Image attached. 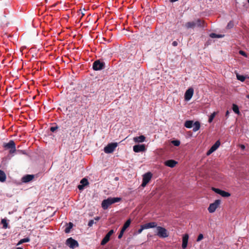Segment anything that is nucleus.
<instances>
[{
	"instance_id": "27",
	"label": "nucleus",
	"mask_w": 249,
	"mask_h": 249,
	"mask_svg": "<svg viewBox=\"0 0 249 249\" xmlns=\"http://www.w3.org/2000/svg\"><path fill=\"white\" fill-rule=\"evenodd\" d=\"M236 75L237 79L241 82H244L246 79L244 76L240 75L238 73H236Z\"/></svg>"
},
{
	"instance_id": "1",
	"label": "nucleus",
	"mask_w": 249,
	"mask_h": 249,
	"mask_svg": "<svg viewBox=\"0 0 249 249\" xmlns=\"http://www.w3.org/2000/svg\"><path fill=\"white\" fill-rule=\"evenodd\" d=\"M204 21L199 19H196L192 21L187 22L184 24V27L187 29H194L195 27H201L203 26Z\"/></svg>"
},
{
	"instance_id": "25",
	"label": "nucleus",
	"mask_w": 249,
	"mask_h": 249,
	"mask_svg": "<svg viewBox=\"0 0 249 249\" xmlns=\"http://www.w3.org/2000/svg\"><path fill=\"white\" fill-rule=\"evenodd\" d=\"M193 122L192 121H187L185 122L184 125L186 127L190 128L193 126Z\"/></svg>"
},
{
	"instance_id": "35",
	"label": "nucleus",
	"mask_w": 249,
	"mask_h": 249,
	"mask_svg": "<svg viewBox=\"0 0 249 249\" xmlns=\"http://www.w3.org/2000/svg\"><path fill=\"white\" fill-rule=\"evenodd\" d=\"M124 231H123V230H121L119 235H118V238L120 239L122 237Z\"/></svg>"
},
{
	"instance_id": "37",
	"label": "nucleus",
	"mask_w": 249,
	"mask_h": 249,
	"mask_svg": "<svg viewBox=\"0 0 249 249\" xmlns=\"http://www.w3.org/2000/svg\"><path fill=\"white\" fill-rule=\"evenodd\" d=\"M239 53L245 57H247V54L246 53L243 51H239Z\"/></svg>"
},
{
	"instance_id": "41",
	"label": "nucleus",
	"mask_w": 249,
	"mask_h": 249,
	"mask_svg": "<svg viewBox=\"0 0 249 249\" xmlns=\"http://www.w3.org/2000/svg\"><path fill=\"white\" fill-rule=\"evenodd\" d=\"M94 219L96 221H98L99 219H100V217H96L94 218Z\"/></svg>"
},
{
	"instance_id": "42",
	"label": "nucleus",
	"mask_w": 249,
	"mask_h": 249,
	"mask_svg": "<svg viewBox=\"0 0 249 249\" xmlns=\"http://www.w3.org/2000/svg\"><path fill=\"white\" fill-rule=\"evenodd\" d=\"M229 114V111L228 110H227L226 112V116H228Z\"/></svg>"
},
{
	"instance_id": "38",
	"label": "nucleus",
	"mask_w": 249,
	"mask_h": 249,
	"mask_svg": "<svg viewBox=\"0 0 249 249\" xmlns=\"http://www.w3.org/2000/svg\"><path fill=\"white\" fill-rule=\"evenodd\" d=\"M232 26H233V23L231 22H230L228 25V27L229 28H231V27H232Z\"/></svg>"
},
{
	"instance_id": "36",
	"label": "nucleus",
	"mask_w": 249,
	"mask_h": 249,
	"mask_svg": "<svg viewBox=\"0 0 249 249\" xmlns=\"http://www.w3.org/2000/svg\"><path fill=\"white\" fill-rule=\"evenodd\" d=\"M94 223V220H90L89 221V222L88 223V226L89 227H91Z\"/></svg>"
},
{
	"instance_id": "34",
	"label": "nucleus",
	"mask_w": 249,
	"mask_h": 249,
	"mask_svg": "<svg viewBox=\"0 0 249 249\" xmlns=\"http://www.w3.org/2000/svg\"><path fill=\"white\" fill-rule=\"evenodd\" d=\"M143 228L144 227L142 225L141 226L140 229H139L137 231L138 234H140L141 233H142L143 230H145L144 228Z\"/></svg>"
},
{
	"instance_id": "43",
	"label": "nucleus",
	"mask_w": 249,
	"mask_h": 249,
	"mask_svg": "<svg viewBox=\"0 0 249 249\" xmlns=\"http://www.w3.org/2000/svg\"><path fill=\"white\" fill-rule=\"evenodd\" d=\"M17 249H23L22 248H20V247H18L17 248Z\"/></svg>"
},
{
	"instance_id": "44",
	"label": "nucleus",
	"mask_w": 249,
	"mask_h": 249,
	"mask_svg": "<svg viewBox=\"0 0 249 249\" xmlns=\"http://www.w3.org/2000/svg\"><path fill=\"white\" fill-rule=\"evenodd\" d=\"M247 97L249 99V94L247 96Z\"/></svg>"
},
{
	"instance_id": "21",
	"label": "nucleus",
	"mask_w": 249,
	"mask_h": 249,
	"mask_svg": "<svg viewBox=\"0 0 249 249\" xmlns=\"http://www.w3.org/2000/svg\"><path fill=\"white\" fill-rule=\"evenodd\" d=\"M6 179V175L5 173L0 170V181L4 182Z\"/></svg>"
},
{
	"instance_id": "28",
	"label": "nucleus",
	"mask_w": 249,
	"mask_h": 249,
	"mask_svg": "<svg viewBox=\"0 0 249 249\" xmlns=\"http://www.w3.org/2000/svg\"><path fill=\"white\" fill-rule=\"evenodd\" d=\"M224 36L222 35H217L214 33H212L210 34V36L212 38H222Z\"/></svg>"
},
{
	"instance_id": "2",
	"label": "nucleus",
	"mask_w": 249,
	"mask_h": 249,
	"mask_svg": "<svg viewBox=\"0 0 249 249\" xmlns=\"http://www.w3.org/2000/svg\"><path fill=\"white\" fill-rule=\"evenodd\" d=\"M156 235L160 238H165L169 236V232L165 228L161 226H156L155 230Z\"/></svg>"
},
{
	"instance_id": "12",
	"label": "nucleus",
	"mask_w": 249,
	"mask_h": 249,
	"mask_svg": "<svg viewBox=\"0 0 249 249\" xmlns=\"http://www.w3.org/2000/svg\"><path fill=\"white\" fill-rule=\"evenodd\" d=\"M4 147L7 149H9L10 153H13L16 150L15 144L12 141H10L8 143L4 145Z\"/></svg>"
},
{
	"instance_id": "29",
	"label": "nucleus",
	"mask_w": 249,
	"mask_h": 249,
	"mask_svg": "<svg viewBox=\"0 0 249 249\" xmlns=\"http://www.w3.org/2000/svg\"><path fill=\"white\" fill-rule=\"evenodd\" d=\"M217 114V112H213L210 116H209V120H208V122L209 123H211L212 122V121H213V119H214V118L215 117V115H216Z\"/></svg>"
},
{
	"instance_id": "9",
	"label": "nucleus",
	"mask_w": 249,
	"mask_h": 249,
	"mask_svg": "<svg viewBox=\"0 0 249 249\" xmlns=\"http://www.w3.org/2000/svg\"><path fill=\"white\" fill-rule=\"evenodd\" d=\"M133 150L135 152L138 153L144 152L146 151V149L144 144H138L133 146Z\"/></svg>"
},
{
	"instance_id": "22",
	"label": "nucleus",
	"mask_w": 249,
	"mask_h": 249,
	"mask_svg": "<svg viewBox=\"0 0 249 249\" xmlns=\"http://www.w3.org/2000/svg\"><path fill=\"white\" fill-rule=\"evenodd\" d=\"M131 222V219H128L124 223L122 230L125 231L126 230V229L130 226Z\"/></svg>"
},
{
	"instance_id": "14",
	"label": "nucleus",
	"mask_w": 249,
	"mask_h": 249,
	"mask_svg": "<svg viewBox=\"0 0 249 249\" xmlns=\"http://www.w3.org/2000/svg\"><path fill=\"white\" fill-rule=\"evenodd\" d=\"M146 138L143 135L135 137L133 138L134 142L137 143H142L145 141Z\"/></svg>"
},
{
	"instance_id": "31",
	"label": "nucleus",
	"mask_w": 249,
	"mask_h": 249,
	"mask_svg": "<svg viewBox=\"0 0 249 249\" xmlns=\"http://www.w3.org/2000/svg\"><path fill=\"white\" fill-rule=\"evenodd\" d=\"M73 227V224L71 222H70L69 224V226L66 228L65 231L66 233H69L71 229Z\"/></svg>"
},
{
	"instance_id": "4",
	"label": "nucleus",
	"mask_w": 249,
	"mask_h": 249,
	"mask_svg": "<svg viewBox=\"0 0 249 249\" xmlns=\"http://www.w3.org/2000/svg\"><path fill=\"white\" fill-rule=\"evenodd\" d=\"M221 203V201L219 199L215 200L213 203H210L208 208L209 213H214L219 208Z\"/></svg>"
},
{
	"instance_id": "18",
	"label": "nucleus",
	"mask_w": 249,
	"mask_h": 249,
	"mask_svg": "<svg viewBox=\"0 0 249 249\" xmlns=\"http://www.w3.org/2000/svg\"><path fill=\"white\" fill-rule=\"evenodd\" d=\"M113 231L111 230L106 235V236L104 238L103 240L102 241L101 244L102 245H105L106 244L109 240L110 236L113 234Z\"/></svg>"
},
{
	"instance_id": "20",
	"label": "nucleus",
	"mask_w": 249,
	"mask_h": 249,
	"mask_svg": "<svg viewBox=\"0 0 249 249\" xmlns=\"http://www.w3.org/2000/svg\"><path fill=\"white\" fill-rule=\"evenodd\" d=\"M34 178V175H27L24 176L22 178V182H25V183L31 181Z\"/></svg>"
},
{
	"instance_id": "19",
	"label": "nucleus",
	"mask_w": 249,
	"mask_h": 249,
	"mask_svg": "<svg viewBox=\"0 0 249 249\" xmlns=\"http://www.w3.org/2000/svg\"><path fill=\"white\" fill-rule=\"evenodd\" d=\"M142 225L144 227L143 228H144L145 230H146L151 228H156V226H157V224L156 222H152L145 223Z\"/></svg>"
},
{
	"instance_id": "11",
	"label": "nucleus",
	"mask_w": 249,
	"mask_h": 249,
	"mask_svg": "<svg viewBox=\"0 0 249 249\" xmlns=\"http://www.w3.org/2000/svg\"><path fill=\"white\" fill-rule=\"evenodd\" d=\"M189 238V235L188 234L185 233L182 235L181 247L183 249H185L187 247Z\"/></svg>"
},
{
	"instance_id": "24",
	"label": "nucleus",
	"mask_w": 249,
	"mask_h": 249,
	"mask_svg": "<svg viewBox=\"0 0 249 249\" xmlns=\"http://www.w3.org/2000/svg\"><path fill=\"white\" fill-rule=\"evenodd\" d=\"M232 109L233 111L235 113H236V114H237L238 115H239L240 114V112L238 107L236 105L233 104L232 105Z\"/></svg>"
},
{
	"instance_id": "32",
	"label": "nucleus",
	"mask_w": 249,
	"mask_h": 249,
	"mask_svg": "<svg viewBox=\"0 0 249 249\" xmlns=\"http://www.w3.org/2000/svg\"><path fill=\"white\" fill-rule=\"evenodd\" d=\"M204 238V235L202 233H199L198 236H197V237L196 238V242H199L200 241H201L202 239H203Z\"/></svg>"
},
{
	"instance_id": "33",
	"label": "nucleus",
	"mask_w": 249,
	"mask_h": 249,
	"mask_svg": "<svg viewBox=\"0 0 249 249\" xmlns=\"http://www.w3.org/2000/svg\"><path fill=\"white\" fill-rule=\"evenodd\" d=\"M171 142L175 145V146H178L180 144V142L178 140H174V141H172Z\"/></svg>"
},
{
	"instance_id": "8",
	"label": "nucleus",
	"mask_w": 249,
	"mask_h": 249,
	"mask_svg": "<svg viewBox=\"0 0 249 249\" xmlns=\"http://www.w3.org/2000/svg\"><path fill=\"white\" fill-rule=\"evenodd\" d=\"M66 244L71 249H74L78 247L79 246L78 243L72 238H68L66 240Z\"/></svg>"
},
{
	"instance_id": "45",
	"label": "nucleus",
	"mask_w": 249,
	"mask_h": 249,
	"mask_svg": "<svg viewBox=\"0 0 249 249\" xmlns=\"http://www.w3.org/2000/svg\"><path fill=\"white\" fill-rule=\"evenodd\" d=\"M174 45H176V43L175 42H174Z\"/></svg>"
},
{
	"instance_id": "30",
	"label": "nucleus",
	"mask_w": 249,
	"mask_h": 249,
	"mask_svg": "<svg viewBox=\"0 0 249 249\" xmlns=\"http://www.w3.org/2000/svg\"><path fill=\"white\" fill-rule=\"evenodd\" d=\"M1 224L3 225V228L6 229L8 227V223L5 219H2L1 221Z\"/></svg>"
},
{
	"instance_id": "40",
	"label": "nucleus",
	"mask_w": 249,
	"mask_h": 249,
	"mask_svg": "<svg viewBox=\"0 0 249 249\" xmlns=\"http://www.w3.org/2000/svg\"><path fill=\"white\" fill-rule=\"evenodd\" d=\"M56 129V127H52L51 128V130L52 132L54 131Z\"/></svg>"
},
{
	"instance_id": "46",
	"label": "nucleus",
	"mask_w": 249,
	"mask_h": 249,
	"mask_svg": "<svg viewBox=\"0 0 249 249\" xmlns=\"http://www.w3.org/2000/svg\"><path fill=\"white\" fill-rule=\"evenodd\" d=\"M82 14L83 16L84 15V12H82Z\"/></svg>"
},
{
	"instance_id": "10",
	"label": "nucleus",
	"mask_w": 249,
	"mask_h": 249,
	"mask_svg": "<svg viewBox=\"0 0 249 249\" xmlns=\"http://www.w3.org/2000/svg\"><path fill=\"white\" fill-rule=\"evenodd\" d=\"M212 190L224 197H228L231 196V194L229 192H225L217 188H212Z\"/></svg>"
},
{
	"instance_id": "39",
	"label": "nucleus",
	"mask_w": 249,
	"mask_h": 249,
	"mask_svg": "<svg viewBox=\"0 0 249 249\" xmlns=\"http://www.w3.org/2000/svg\"><path fill=\"white\" fill-rule=\"evenodd\" d=\"M239 146H240V147L242 149H243V150L245 149V145H243V144H240V145H239Z\"/></svg>"
},
{
	"instance_id": "16",
	"label": "nucleus",
	"mask_w": 249,
	"mask_h": 249,
	"mask_svg": "<svg viewBox=\"0 0 249 249\" xmlns=\"http://www.w3.org/2000/svg\"><path fill=\"white\" fill-rule=\"evenodd\" d=\"M177 164L178 162L173 160H167L164 162L165 165L171 168L174 167Z\"/></svg>"
},
{
	"instance_id": "5",
	"label": "nucleus",
	"mask_w": 249,
	"mask_h": 249,
	"mask_svg": "<svg viewBox=\"0 0 249 249\" xmlns=\"http://www.w3.org/2000/svg\"><path fill=\"white\" fill-rule=\"evenodd\" d=\"M118 145V143L116 142L109 143L104 147V151L106 154L112 153L115 151Z\"/></svg>"
},
{
	"instance_id": "23",
	"label": "nucleus",
	"mask_w": 249,
	"mask_h": 249,
	"mask_svg": "<svg viewBox=\"0 0 249 249\" xmlns=\"http://www.w3.org/2000/svg\"><path fill=\"white\" fill-rule=\"evenodd\" d=\"M193 126H194L193 131L196 132L199 129L200 127V123L198 122H196L194 124Z\"/></svg>"
},
{
	"instance_id": "3",
	"label": "nucleus",
	"mask_w": 249,
	"mask_h": 249,
	"mask_svg": "<svg viewBox=\"0 0 249 249\" xmlns=\"http://www.w3.org/2000/svg\"><path fill=\"white\" fill-rule=\"evenodd\" d=\"M121 200L120 197H109L104 200L102 202V207L104 209H107L111 204L119 202Z\"/></svg>"
},
{
	"instance_id": "7",
	"label": "nucleus",
	"mask_w": 249,
	"mask_h": 249,
	"mask_svg": "<svg viewBox=\"0 0 249 249\" xmlns=\"http://www.w3.org/2000/svg\"><path fill=\"white\" fill-rule=\"evenodd\" d=\"M194 93V90L192 88H189L186 90L184 94V100L186 101H190L192 98Z\"/></svg>"
},
{
	"instance_id": "13",
	"label": "nucleus",
	"mask_w": 249,
	"mask_h": 249,
	"mask_svg": "<svg viewBox=\"0 0 249 249\" xmlns=\"http://www.w3.org/2000/svg\"><path fill=\"white\" fill-rule=\"evenodd\" d=\"M220 142L219 141H217L211 147L209 151L207 152V155L209 156L212 153L214 152L219 147Z\"/></svg>"
},
{
	"instance_id": "17",
	"label": "nucleus",
	"mask_w": 249,
	"mask_h": 249,
	"mask_svg": "<svg viewBox=\"0 0 249 249\" xmlns=\"http://www.w3.org/2000/svg\"><path fill=\"white\" fill-rule=\"evenodd\" d=\"M103 68V63L99 61H96L93 64V68L95 71L100 70Z\"/></svg>"
},
{
	"instance_id": "26",
	"label": "nucleus",
	"mask_w": 249,
	"mask_h": 249,
	"mask_svg": "<svg viewBox=\"0 0 249 249\" xmlns=\"http://www.w3.org/2000/svg\"><path fill=\"white\" fill-rule=\"evenodd\" d=\"M30 241V239L29 238L27 237V238H24V239H21L18 242V243L17 244V245H19L20 244H22L24 243H26V242H29V241Z\"/></svg>"
},
{
	"instance_id": "48",
	"label": "nucleus",
	"mask_w": 249,
	"mask_h": 249,
	"mask_svg": "<svg viewBox=\"0 0 249 249\" xmlns=\"http://www.w3.org/2000/svg\"><path fill=\"white\" fill-rule=\"evenodd\" d=\"M248 3H249V0H248Z\"/></svg>"
},
{
	"instance_id": "15",
	"label": "nucleus",
	"mask_w": 249,
	"mask_h": 249,
	"mask_svg": "<svg viewBox=\"0 0 249 249\" xmlns=\"http://www.w3.org/2000/svg\"><path fill=\"white\" fill-rule=\"evenodd\" d=\"M89 185L88 180L86 178H83L80 181V184L78 186V188L80 190H82L84 189L85 186H87Z\"/></svg>"
},
{
	"instance_id": "6",
	"label": "nucleus",
	"mask_w": 249,
	"mask_h": 249,
	"mask_svg": "<svg viewBox=\"0 0 249 249\" xmlns=\"http://www.w3.org/2000/svg\"><path fill=\"white\" fill-rule=\"evenodd\" d=\"M152 177V174L151 172H148L142 176V186L144 187L150 182Z\"/></svg>"
},
{
	"instance_id": "47",
	"label": "nucleus",
	"mask_w": 249,
	"mask_h": 249,
	"mask_svg": "<svg viewBox=\"0 0 249 249\" xmlns=\"http://www.w3.org/2000/svg\"><path fill=\"white\" fill-rule=\"evenodd\" d=\"M82 14L83 16L84 15V12H82Z\"/></svg>"
}]
</instances>
